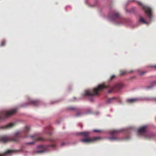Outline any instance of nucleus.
Masks as SVG:
<instances>
[{
    "label": "nucleus",
    "instance_id": "obj_1",
    "mask_svg": "<svg viewBox=\"0 0 156 156\" xmlns=\"http://www.w3.org/2000/svg\"><path fill=\"white\" fill-rule=\"evenodd\" d=\"M122 87V85L121 84H116L111 87L109 85L100 84L97 88H94L92 90H86L85 93L82 94V96L89 98L90 101H93V97L94 96H98L99 92L100 91L105 88H109L110 89L108 91V93H110L112 91H115L116 90H119Z\"/></svg>",
    "mask_w": 156,
    "mask_h": 156
},
{
    "label": "nucleus",
    "instance_id": "obj_2",
    "mask_svg": "<svg viewBox=\"0 0 156 156\" xmlns=\"http://www.w3.org/2000/svg\"><path fill=\"white\" fill-rule=\"evenodd\" d=\"M30 130V128L26 126L25 128L23 134L24 135L23 136L19 132H16L14 136L10 138L8 136L6 135L0 136V142L5 143L9 141L17 142L19 141L21 138L27 137L28 135L27 133Z\"/></svg>",
    "mask_w": 156,
    "mask_h": 156
},
{
    "label": "nucleus",
    "instance_id": "obj_3",
    "mask_svg": "<svg viewBox=\"0 0 156 156\" xmlns=\"http://www.w3.org/2000/svg\"><path fill=\"white\" fill-rule=\"evenodd\" d=\"M137 3L141 5L142 9H144L146 15L145 20L141 17L139 19V22L147 25L150 24L153 18L151 8L147 5H143L140 2L137 1Z\"/></svg>",
    "mask_w": 156,
    "mask_h": 156
},
{
    "label": "nucleus",
    "instance_id": "obj_4",
    "mask_svg": "<svg viewBox=\"0 0 156 156\" xmlns=\"http://www.w3.org/2000/svg\"><path fill=\"white\" fill-rule=\"evenodd\" d=\"M147 126H144L140 128L138 130V133L137 135H141L145 137L150 139L154 137L155 134L154 133L148 132L147 131Z\"/></svg>",
    "mask_w": 156,
    "mask_h": 156
},
{
    "label": "nucleus",
    "instance_id": "obj_5",
    "mask_svg": "<svg viewBox=\"0 0 156 156\" xmlns=\"http://www.w3.org/2000/svg\"><path fill=\"white\" fill-rule=\"evenodd\" d=\"M30 137L34 140V141L32 142L27 143V144L32 145L37 141H50L51 142H55V140L52 139H46L44 137H38L36 135H35L31 136Z\"/></svg>",
    "mask_w": 156,
    "mask_h": 156
},
{
    "label": "nucleus",
    "instance_id": "obj_6",
    "mask_svg": "<svg viewBox=\"0 0 156 156\" xmlns=\"http://www.w3.org/2000/svg\"><path fill=\"white\" fill-rule=\"evenodd\" d=\"M16 109L14 108L10 111L0 112V119L6 118L13 115L16 112Z\"/></svg>",
    "mask_w": 156,
    "mask_h": 156
},
{
    "label": "nucleus",
    "instance_id": "obj_7",
    "mask_svg": "<svg viewBox=\"0 0 156 156\" xmlns=\"http://www.w3.org/2000/svg\"><path fill=\"white\" fill-rule=\"evenodd\" d=\"M101 138L100 137H95L92 138H86L85 139H81L80 141L83 143H90L93 142L98 140H101Z\"/></svg>",
    "mask_w": 156,
    "mask_h": 156
},
{
    "label": "nucleus",
    "instance_id": "obj_8",
    "mask_svg": "<svg viewBox=\"0 0 156 156\" xmlns=\"http://www.w3.org/2000/svg\"><path fill=\"white\" fill-rule=\"evenodd\" d=\"M49 147H55V144H50L47 146L40 145L38 146V150L37 152L39 153H42L45 152L49 150Z\"/></svg>",
    "mask_w": 156,
    "mask_h": 156
},
{
    "label": "nucleus",
    "instance_id": "obj_9",
    "mask_svg": "<svg viewBox=\"0 0 156 156\" xmlns=\"http://www.w3.org/2000/svg\"><path fill=\"white\" fill-rule=\"evenodd\" d=\"M109 16L111 20H114L119 17V12L114 11L111 13H109Z\"/></svg>",
    "mask_w": 156,
    "mask_h": 156
},
{
    "label": "nucleus",
    "instance_id": "obj_10",
    "mask_svg": "<svg viewBox=\"0 0 156 156\" xmlns=\"http://www.w3.org/2000/svg\"><path fill=\"white\" fill-rule=\"evenodd\" d=\"M133 72V70H130L129 71H127L126 70H120L119 71L120 75L122 76L126 75L130 73Z\"/></svg>",
    "mask_w": 156,
    "mask_h": 156
},
{
    "label": "nucleus",
    "instance_id": "obj_11",
    "mask_svg": "<svg viewBox=\"0 0 156 156\" xmlns=\"http://www.w3.org/2000/svg\"><path fill=\"white\" fill-rule=\"evenodd\" d=\"M122 131V129H113L111 131L110 134L114 136L121 132Z\"/></svg>",
    "mask_w": 156,
    "mask_h": 156
},
{
    "label": "nucleus",
    "instance_id": "obj_12",
    "mask_svg": "<svg viewBox=\"0 0 156 156\" xmlns=\"http://www.w3.org/2000/svg\"><path fill=\"white\" fill-rule=\"evenodd\" d=\"M122 131V129H113L111 131L110 134L114 136L121 132Z\"/></svg>",
    "mask_w": 156,
    "mask_h": 156
},
{
    "label": "nucleus",
    "instance_id": "obj_13",
    "mask_svg": "<svg viewBox=\"0 0 156 156\" xmlns=\"http://www.w3.org/2000/svg\"><path fill=\"white\" fill-rule=\"evenodd\" d=\"M16 151H17L15 150H9L5 152L2 154H0V156H5L7 154L15 152Z\"/></svg>",
    "mask_w": 156,
    "mask_h": 156
},
{
    "label": "nucleus",
    "instance_id": "obj_14",
    "mask_svg": "<svg viewBox=\"0 0 156 156\" xmlns=\"http://www.w3.org/2000/svg\"><path fill=\"white\" fill-rule=\"evenodd\" d=\"M90 132L88 131H85L83 132H80L78 133L79 134L81 135L85 138L89 137L90 135Z\"/></svg>",
    "mask_w": 156,
    "mask_h": 156
},
{
    "label": "nucleus",
    "instance_id": "obj_15",
    "mask_svg": "<svg viewBox=\"0 0 156 156\" xmlns=\"http://www.w3.org/2000/svg\"><path fill=\"white\" fill-rule=\"evenodd\" d=\"M15 124L14 123H10L5 126H2V128L5 129H8L12 127Z\"/></svg>",
    "mask_w": 156,
    "mask_h": 156
},
{
    "label": "nucleus",
    "instance_id": "obj_16",
    "mask_svg": "<svg viewBox=\"0 0 156 156\" xmlns=\"http://www.w3.org/2000/svg\"><path fill=\"white\" fill-rule=\"evenodd\" d=\"M29 104L30 105H33L35 106H37L39 104V102L36 100H31L29 102Z\"/></svg>",
    "mask_w": 156,
    "mask_h": 156
},
{
    "label": "nucleus",
    "instance_id": "obj_17",
    "mask_svg": "<svg viewBox=\"0 0 156 156\" xmlns=\"http://www.w3.org/2000/svg\"><path fill=\"white\" fill-rule=\"evenodd\" d=\"M136 99H133V98H130L127 99L126 100V102L129 103H132L136 102Z\"/></svg>",
    "mask_w": 156,
    "mask_h": 156
},
{
    "label": "nucleus",
    "instance_id": "obj_18",
    "mask_svg": "<svg viewBox=\"0 0 156 156\" xmlns=\"http://www.w3.org/2000/svg\"><path fill=\"white\" fill-rule=\"evenodd\" d=\"M156 85V81H153L151 83L150 86L146 87L147 89H150L152 88L154 86Z\"/></svg>",
    "mask_w": 156,
    "mask_h": 156
},
{
    "label": "nucleus",
    "instance_id": "obj_19",
    "mask_svg": "<svg viewBox=\"0 0 156 156\" xmlns=\"http://www.w3.org/2000/svg\"><path fill=\"white\" fill-rule=\"evenodd\" d=\"M116 99L115 97H113L112 98H109L108 99L107 102L108 103H111L112 102Z\"/></svg>",
    "mask_w": 156,
    "mask_h": 156
},
{
    "label": "nucleus",
    "instance_id": "obj_20",
    "mask_svg": "<svg viewBox=\"0 0 156 156\" xmlns=\"http://www.w3.org/2000/svg\"><path fill=\"white\" fill-rule=\"evenodd\" d=\"M109 140H117V138L114 136H112L109 137L108 138Z\"/></svg>",
    "mask_w": 156,
    "mask_h": 156
},
{
    "label": "nucleus",
    "instance_id": "obj_21",
    "mask_svg": "<svg viewBox=\"0 0 156 156\" xmlns=\"http://www.w3.org/2000/svg\"><path fill=\"white\" fill-rule=\"evenodd\" d=\"M145 100L148 101L155 100L156 101V97L152 98H146L145 99Z\"/></svg>",
    "mask_w": 156,
    "mask_h": 156
},
{
    "label": "nucleus",
    "instance_id": "obj_22",
    "mask_svg": "<svg viewBox=\"0 0 156 156\" xmlns=\"http://www.w3.org/2000/svg\"><path fill=\"white\" fill-rule=\"evenodd\" d=\"M5 41H1V44H0V46H3L5 45Z\"/></svg>",
    "mask_w": 156,
    "mask_h": 156
},
{
    "label": "nucleus",
    "instance_id": "obj_23",
    "mask_svg": "<svg viewBox=\"0 0 156 156\" xmlns=\"http://www.w3.org/2000/svg\"><path fill=\"white\" fill-rule=\"evenodd\" d=\"M81 114V113L80 112H78L76 115V116H80Z\"/></svg>",
    "mask_w": 156,
    "mask_h": 156
},
{
    "label": "nucleus",
    "instance_id": "obj_24",
    "mask_svg": "<svg viewBox=\"0 0 156 156\" xmlns=\"http://www.w3.org/2000/svg\"><path fill=\"white\" fill-rule=\"evenodd\" d=\"M115 77V76L114 75H112L110 77V80H112Z\"/></svg>",
    "mask_w": 156,
    "mask_h": 156
},
{
    "label": "nucleus",
    "instance_id": "obj_25",
    "mask_svg": "<svg viewBox=\"0 0 156 156\" xmlns=\"http://www.w3.org/2000/svg\"><path fill=\"white\" fill-rule=\"evenodd\" d=\"M94 131L95 132H101V131L95 129L94 130Z\"/></svg>",
    "mask_w": 156,
    "mask_h": 156
},
{
    "label": "nucleus",
    "instance_id": "obj_26",
    "mask_svg": "<svg viewBox=\"0 0 156 156\" xmlns=\"http://www.w3.org/2000/svg\"><path fill=\"white\" fill-rule=\"evenodd\" d=\"M145 73V72H142V73H139V75H140L141 76V75H142L143 74H144Z\"/></svg>",
    "mask_w": 156,
    "mask_h": 156
},
{
    "label": "nucleus",
    "instance_id": "obj_27",
    "mask_svg": "<svg viewBox=\"0 0 156 156\" xmlns=\"http://www.w3.org/2000/svg\"><path fill=\"white\" fill-rule=\"evenodd\" d=\"M69 109L70 110H74L75 109V108L73 107H70L69 108Z\"/></svg>",
    "mask_w": 156,
    "mask_h": 156
},
{
    "label": "nucleus",
    "instance_id": "obj_28",
    "mask_svg": "<svg viewBox=\"0 0 156 156\" xmlns=\"http://www.w3.org/2000/svg\"><path fill=\"white\" fill-rule=\"evenodd\" d=\"M123 20H121L120 21V22L118 24H122V23H124L123 22H122V21H123Z\"/></svg>",
    "mask_w": 156,
    "mask_h": 156
},
{
    "label": "nucleus",
    "instance_id": "obj_29",
    "mask_svg": "<svg viewBox=\"0 0 156 156\" xmlns=\"http://www.w3.org/2000/svg\"><path fill=\"white\" fill-rule=\"evenodd\" d=\"M151 67L153 68H156V65L155 66H151Z\"/></svg>",
    "mask_w": 156,
    "mask_h": 156
},
{
    "label": "nucleus",
    "instance_id": "obj_30",
    "mask_svg": "<svg viewBox=\"0 0 156 156\" xmlns=\"http://www.w3.org/2000/svg\"><path fill=\"white\" fill-rule=\"evenodd\" d=\"M65 144V143H62V146H63V145H64V144Z\"/></svg>",
    "mask_w": 156,
    "mask_h": 156
},
{
    "label": "nucleus",
    "instance_id": "obj_31",
    "mask_svg": "<svg viewBox=\"0 0 156 156\" xmlns=\"http://www.w3.org/2000/svg\"><path fill=\"white\" fill-rule=\"evenodd\" d=\"M140 99H139V98H137V101H138V100H140Z\"/></svg>",
    "mask_w": 156,
    "mask_h": 156
}]
</instances>
